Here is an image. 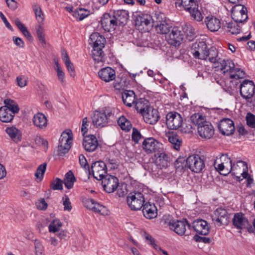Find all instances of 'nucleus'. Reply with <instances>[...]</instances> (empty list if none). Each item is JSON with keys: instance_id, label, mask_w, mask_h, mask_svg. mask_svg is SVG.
<instances>
[{"instance_id": "obj_1", "label": "nucleus", "mask_w": 255, "mask_h": 255, "mask_svg": "<svg viewBox=\"0 0 255 255\" xmlns=\"http://www.w3.org/2000/svg\"><path fill=\"white\" fill-rule=\"evenodd\" d=\"M127 202L131 210L138 211L140 210L144 205L145 198L141 192H131L127 197Z\"/></svg>"}, {"instance_id": "obj_2", "label": "nucleus", "mask_w": 255, "mask_h": 255, "mask_svg": "<svg viewBox=\"0 0 255 255\" xmlns=\"http://www.w3.org/2000/svg\"><path fill=\"white\" fill-rule=\"evenodd\" d=\"M182 5L185 10L189 12L191 16L195 20L200 21L203 19L201 12L198 9V4L196 0H181V2H175L176 6Z\"/></svg>"}, {"instance_id": "obj_3", "label": "nucleus", "mask_w": 255, "mask_h": 255, "mask_svg": "<svg viewBox=\"0 0 255 255\" xmlns=\"http://www.w3.org/2000/svg\"><path fill=\"white\" fill-rule=\"evenodd\" d=\"M114 117V114L112 112L106 113L96 111L92 117V123L96 127H104L112 120Z\"/></svg>"}, {"instance_id": "obj_4", "label": "nucleus", "mask_w": 255, "mask_h": 255, "mask_svg": "<svg viewBox=\"0 0 255 255\" xmlns=\"http://www.w3.org/2000/svg\"><path fill=\"white\" fill-rule=\"evenodd\" d=\"M192 123L197 127L198 134L203 138L207 137V121L205 116L199 114L191 117Z\"/></svg>"}, {"instance_id": "obj_5", "label": "nucleus", "mask_w": 255, "mask_h": 255, "mask_svg": "<svg viewBox=\"0 0 255 255\" xmlns=\"http://www.w3.org/2000/svg\"><path fill=\"white\" fill-rule=\"evenodd\" d=\"M233 224L237 229L241 230L246 229L250 233H254V228L242 213L235 214L233 219Z\"/></svg>"}, {"instance_id": "obj_6", "label": "nucleus", "mask_w": 255, "mask_h": 255, "mask_svg": "<svg viewBox=\"0 0 255 255\" xmlns=\"http://www.w3.org/2000/svg\"><path fill=\"white\" fill-rule=\"evenodd\" d=\"M220 160L222 162L217 165H216L217 160L214 162V167L221 174L224 176L227 175L232 170V161L227 154H222L220 157Z\"/></svg>"}, {"instance_id": "obj_7", "label": "nucleus", "mask_w": 255, "mask_h": 255, "mask_svg": "<svg viewBox=\"0 0 255 255\" xmlns=\"http://www.w3.org/2000/svg\"><path fill=\"white\" fill-rule=\"evenodd\" d=\"M151 19V16L149 14L139 13L135 16V25L142 32L148 31L149 27L152 26Z\"/></svg>"}, {"instance_id": "obj_8", "label": "nucleus", "mask_w": 255, "mask_h": 255, "mask_svg": "<svg viewBox=\"0 0 255 255\" xmlns=\"http://www.w3.org/2000/svg\"><path fill=\"white\" fill-rule=\"evenodd\" d=\"M212 221L218 226L227 225L229 222V215L227 210L223 208L217 209L211 215Z\"/></svg>"}, {"instance_id": "obj_9", "label": "nucleus", "mask_w": 255, "mask_h": 255, "mask_svg": "<svg viewBox=\"0 0 255 255\" xmlns=\"http://www.w3.org/2000/svg\"><path fill=\"white\" fill-rule=\"evenodd\" d=\"M247 12V9L244 5L236 4L232 8V17L236 23H243L248 18Z\"/></svg>"}, {"instance_id": "obj_10", "label": "nucleus", "mask_w": 255, "mask_h": 255, "mask_svg": "<svg viewBox=\"0 0 255 255\" xmlns=\"http://www.w3.org/2000/svg\"><path fill=\"white\" fill-rule=\"evenodd\" d=\"M166 124L167 127L171 129H177L182 124L183 119L180 114L176 112L168 113L166 116Z\"/></svg>"}, {"instance_id": "obj_11", "label": "nucleus", "mask_w": 255, "mask_h": 255, "mask_svg": "<svg viewBox=\"0 0 255 255\" xmlns=\"http://www.w3.org/2000/svg\"><path fill=\"white\" fill-rule=\"evenodd\" d=\"M101 180L104 190L108 193L114 192L119 186V179L115 176L106 174Z\"/></svg>"}, {"instance_id": "obj_12", "label": "nucleus", "mask_w": 255, "mask_h": 255, "mask_svg": "<svg viewBox=\"0 0 255 255\" xmlns=\"http://www.w3.org/2000/svg\"><path fill=\"white\" fill-rule=\"evenodd\" d=\"M187 164L188 168L195 173L201 172L205 167L203 160L195 154L191 155L187 158Z\"/></svg>"}, {"instance_id": "obj_13", "label": "nucleus", "mask_w": 255, "mask_h": 255, "mask_svg": "<svg viewBox=\"0 0 255 255\" xmlns=\"http://www.w3.org/2000/svg\"><path fill=\"white\" fill-rule=\"evenodd\" d=\"M92 175L94 178L101 180L107 173V164L105 162L99 160L93 162L91 165Z\"/></svg>"}, {"instance_id": "obj_14", "label": "nucleus", "mask_w": 255, "mask_h": 255, "mask_svg": "<svg viewBox=\"0 0 255 255\" xmlns=\"http://www.w3.org/2000/svg\"><path fill=\"white\" fill-rule=\"evenodd\" d=\"M183 39L184 35L180 28L177 26H173L169 33L167 41L169 44L177 47L181 45Z\"/></svg>"}, {"instance_id": "obj_15", "label": "nucleus", "mask_w": 255, "mask_h": 255, "mask_svg": "<svg viewBox=\"0 0 255 255\" xmlns=\"http://www.w3.org/2000/svg\"><path fill=\"white\" fill-rule=\"evenodd\" d=\"M255 92V85L251 80H245L240 85V94L245 99H251Z\"/></svg>"}, {"instance_id": "obj_16", "label": "nucleus", "mask_w": 255, "mask_h": 255, "mask_svg": "<svg viewBox=\"0 0 255 255\" xmlns=\"http://www.w3.org/2000/svg\"><path fill=\"white\" fill-rule=\"evenodd\" d=\"M142 146L143 150L149 154L160 152L162 144L154 138L150 137L144 140Z\"/></svg>"}, {"instance_id": "obj_17", "label": "nucleus", "mask_w": 255, "mask_h": 255, "mask_svg": "<svg viewBox=\"0 0 255 255\" xmlns=\"http://www.w3.org/2000/svg\"><path fill=\"white\" fill-rule=\"evenodd\" d=\"M101 24L102 28L108 32L115 30L118 26L113 14L111 15L108 13L103 15L101 19Z\"/></svg>"}, {"instance_id": "obj_18", "label": "nucleus", "mask_w": 255, "mask_h": 255, "mask_svg": "<svg viewBox=\"0 0 255 255\" xmlns=\"http://www.w3.org/2000/svg\"><path fill=\"white\" fill-rule=\"evenodd\" d=\"M169 228L173 230L179 236L185 235L186 231V226L190 227L186 219H184L182 220H172L169 222Z\"/></svg>"}, {"instance_id": "obj_19", "label": "nucleus", "mask_w": 255, "mask_h": 255, "mask_svg": "<svg viewBox=\"0 0 255 255\" xmlns=\"http://www.w3.org/2000/svg\"><path fill=\"white\" fill-rule=\"evenodd\" d=\"M218 128L221 133L225 135H231L235 131L234 122L230 119L222 120L218 125Z\"/></svg>"}, {"instance_id": "obj_20", "label": "nucleus", "mask_w": 255, "mask_h": 255, "mask_svg": "<svg viewBox=\"0 0 255 255\" xmlns=\"http://www.w3.org/2000/svg\"><path fill=\"white\" fill-rule=\"evenodd\" d=\"M84 204L85 207L94 212L102 215L108 214V211L106 207L96 202L94 199H87L84 201Z\"/></svg>"}, {"instance_id": "obj_21", "label": "nucleus", "mask_w": 255, "mask_h": 255, "mask_svg": "<svg viewBox=\"0 0 255 255\" xmlns=\"http://www.w3.org/2000/svg\"><path fill=\"white\" fill-rule=\"evenodd\" d=\"M194 46L196 49H192L191 53L195 58L199 59H207V45L205 42H199L198 44H195Z\"/></svg>"}, {"instance_id": "obj_22", "label": "nucleus", "mask_w": 255, "mask_h": 255, "mask_svg": "<svg viewBox=\"0 0 255 255\" xmlns=\"http://www.w3.org/2000/svg\"><path fill=\"white\" fill-rule=\"evenodd\" d=\"M142 116L144 121L150 125L155 124L160 118L158 110L151 107Z\"/></svg>"}, {"instance_id": "obj_23", "label": "nucleus", "mask_w": 255, "mask_h": 255, "mask_svg": "<svg viewBox=\"0 0 255 255\" xmlns=\"http://www.w3.org/2000/svg\"><path fill=\"white\" fill-rule=\"evenodd\" d=\"M215 71H220L224 75L227 73H231L236 71L235 69V64L231 60H220V62L218 67L214 68Z\"/></svg>"}, {"instance_id": "obj_24", "label": "nucleus", "mask_w": 255, "mask_h": 255, "mask_svg": "<svg viewBox=\"0 0 255 255\" xmlns=\"http://www.w3.org/2000/svg\"><path fill=\"white\" fill-rule=\"evenodd\" d=\"M98 141L94 135L86 136L83 141V145L85 149L88 152H93L97 148Z\"/></svg>"}, {"instance_id": "obj_25", "label": "nucleus", "mask_w": 255, "mask_h": 255, "mask_svg": "<svg viewBox=\"0 0 255 255\" xmlns=\"http://www.w3.org/2000/svg\"><path fill=\"white\" fill-rule=\"evenodd\" d=\"M99 77L106 82H109L116 78V72L114 69L110 67L102 68L98 72Z\"/></svg>"}, {"instance_id": "obj_26", "label": "nucleus", "mask_w": 255, "mask_h": 255, "mask_svg": "<svg viewBox=\"0 0 255 255\" xmlns=\"http://www.w3.org/2000/svg\"><path fill=\"white\" fill-rule=\"evenodd\" d=\"M221 59L218 56V51L215 47L212 46L208 49V60L210 62L208 67L212 69L217 67Z\"/></svg>"}, {"instance_id": "obj_27", "label": "nucleus", "mask_w": 255, "mask_h": 255, "mask_svg": "<svg viewBox=\"0 0 255 255\" xmlns=\"http://www.w3.org/2000/svg\"><path fill=\"white\" fill-rule=\"evenodd\" d=\"M128 11L124 9H118L113 11V15L117 22L118 26L125 25L129 18Z\"/></svg>"}, {"instance_id": "obj_28", "label": "nucleus", "mask_w": 255, "mask_h": 255, "mask_svg": "<svg viewBox=\"0 0 255 255\" xmlns=\"http://www.w3.org/2000/svg\"><path fill=\"white\" fill-rule=\"evenodd\" d=\"M89 44L95 47H105L106 39L98 32L93 33L90 36Z\"/></svg>"}, {"instance_id": "obj_29", "label": "nucleus", "mask_w": 255, "mask_h": 255, "mask_svg": "<svg viewBox=\"0 0 255 255\" xmlns=\"http://www.w3.org/2000/svg\"><path fill=\"white\" fill-rule=\"evenodd\" d=\"M142 207V212L146 218L151 219L156 217L157 210L154 204L148 202L144 204Z\"/></svg>"}, {"instance_id": "obj_30", "label": "nucleus", "mask_w": 255, "mask_h": 255, "mask_svg": "<svg viewBox=\"0 0 255 255\" xmlns=\"http://www.w3.org/2000/svg\"><path fill=\"white\" fill-rule=\"evenodd\" d=\"M155 156L156 159L155 163L159 169H161L168 166L169 162V157L168 154L160 150L155 154Z\"/></svg>"}, {"instance_id": "obj_31", "label": "nucleus", "mask_w": 255, "mask_h": 255, "mask_svg": "<svg viewBox=\"0 0 255 255\" xmlns=\"http://www.w3.org/2000/svg\"><path fill=\"white\" fill-rule=\"evenodd\" d=\"M122 99L124 104L131 107L136 101L137 98L132 90H125L122 93Z\"/></svg>"}, {"instance_id": "obj_32", "label": "nucleus", "mask_w": 255, "mask_h": 255, "mask_svg": "<svg viewBox=\"0 0 255 255\" xmlns=\"http://www.w3.org/2000/svg\"><path fill=\"white\" fill-rule=\"evenodd\" d=\"M207 226V222L200 219H197L192 223V227L194 230L197 233L202 235H207V229H206Z\"/></svg>"}, {"instance_id": "obj_33", "label": "nucleus", "mask_w": 255, "mask_h": 255, "mask_svg": "<svg viewBox=\"0 0 255 255\" xmlns=\"http://www.w3.org/2000/svg\"><path fill=\"white\" fill-rule=\"evenodd\" d=\"M133 105L137 112L142 115L150 107L149 101L144 98L137 99Z\"/></svg>"}, {"instance_id": "obj_34", "label": "nucleus", "mask_w": 255, "mask_h": 255, "mask_svg": "<svg viewBox=\"0 0 255 255\" xmlns=\"http://www.w3.org/2000/svg\"><path fill=\"white\" fill-rule=\"evenodd\" d=\"M5 131L13 141L18 142L21 141V132L17 128L13 127H8L5 129Z\"/></svg>"}, {"instance_id": "obj_35", "label": "nucleus", "mask_w": 255, "mask_h": 255, "mask_svg": "<svg viewBox=\"0 0 255 255\" xmlns=\"http://www.w3.org/2000/svg\"><path fill=\"white\" fill-rule=\"evenodd\" d=\"M34 125L40 128H45L47 125V120L45 116L42 113H37L35 114L33 118Z\"/></svg>"}, {"instance_id": "obj_36", "label": "nucleus", "mask_w": 255, "mask_h": 255, "mask_svg": "<svg viewBox=\"0 0 255 255\" xmlns=\"http://www.w3.org/2000/svg\"><path fill=\"white\" fill-rule=\"evenodd\" d=\"M166 136L168 138V141L173 145L174 148L176 150H179L181 144V140L179 136L174 132H169L166 134Z\"/></svg>"}, {"instance_id": "obj_37", "label": "nucleus", "mask_w": 255, "mask_h": 255, "mask_svg": "<svg viewBox=\"0 0 255 255\" xmlns=\"http://www.w3.org/2000/svg\"><path fill=\"white\" fill-rule=\"evenodd\" d=\"M14 114L7 108L1 107L0 108V120L3 123H8L11 121Z\"/></svg>"}, {"instance_id": "obj_38", "label": "nucleus", "mask_w": 255, "mask_h": 255, "mask_svg": "<svg viewBox=\"0 0 255 255\" xmlns=\"http://www.w3.org/2000/svg\"><path fill=\"white\" fill-rule=\"evenodd\" d=\"M172 28L173 26L171 25L168 20L162 23L157 24L155 26L156 32L161 34L169 33L171 31Z\"/></svg>"}, {"instance_id": "obj_39", "label": "nucleus", "mask_w": 255, "mask_h": 255, "mask_svg": "<svg viewBox=\"0 0 255 255\" xmlns=\"http://www.w3.org/2000/svg\"><path fill=\"white\" fill-rule=\"evenodd\" d=\"M220 27L221 22L218 18L212 15L208 16V30L215 32L218 31Z\"/></svg>"}, {"instance_id": "obj_40", "label": "nucleus", "mask_w": 255, "mask_h": 255, "mask_svg": "<svg viewBox=\"0 0 255 255\" xmlns=\"http://www.w3.org/2000/svg\"><path fill=\"white\" fill-rule=\"evenodd\" d=\"M73 135L71 130L63 131L59 139V143L65 145H71L72 143Z\"/></svg>"}, {"instance_id": "obj_41", "label": "nucleus", "mask_w": 255, "mask_h": 255, "mask_svg": "<svg viewBox=\"0 0 255 255\" xmlns=\"http://www.w3.org/2000/svg\"><path fill=\"white\" fill-rule=\"evenodd\" d=\"M151 17L152 26H154V27L157 24L162 23L168 20L164 13L159 11L156 12Z\"/></svg>"}, {"instance_id": "obj_42", "label": "nucleus", "mask_w": 255, "mask_h": 255, "mask_svg": "<svg viewBox=\"0 0 255 255\" xmlns=\"http://www.w3.org/2000/svg\"><path fill=\"white\" fill-rule=\"evenodd\" d=\"M75 181L76 178L72 171L70 170L66 173L63 183L67 188L71 189Z\"/></svg>"}, {"instance_id": "obj_43", "label": "nucleus", "mask_w": 255, "mask_h": 255, "mask_svg": "<svg viewBox=\"0 0 255 255\" xmlns=\"http://www.w3.org/2000/svg\"><path fill=\"white\" fill-rule=\"evenodd\" d=\"M103 48L93 47L92 56L94 60L98 63L103 61L104 55L103 51Z\"/></svg>"}, {"instance_id": "obj_44", "label": "nucleus", "mask_w": 255, "mask_h": 255, "mask_svg": "<svg viewBox=\"0 0 255 255\" xmlns=\"http://www.w3.org/2000/svg\"><path fill=\"white\" fill-rule=\"evenodd\" d=\"M236 22H226L224 25L225 28L232 34H238L240 33L241 27Z\"/></svg>"}, {"instance_id": "obj_45", "label": "nucleus", "mask_w": 255, "mask_h": 255, "mask_svg": "<svg viewBox=\"0 0 255 255\" xmlns=\"http://www.w3.org/2000/svg\"><path fill=\"white\" fill-rule=\"evenodd\" d=\"M174 167L177 171H182L188 169L187 158L183 157H178L174 162Z\"/></svg>"}, {"instance_id": "obj_46", "label": "nucleus", "mask_w": 255, "mask_h": 255, "mask_svg": "<svg viewBox=\"0 0 255 255\" xmlns=\"http://www.w3.org/2000/svg\"><path fill=\"white\" fill-rule=\"evenodd\" d=\"M118 124L122 130L127 131L130 130L132 127L130 122L124 116H121L118 119Z\"/></svg>"}, {"instance_id": "obj_47", "label": "nucleus", "mask_w": 255, "mask_h": 255, "mask_svg": "<svg viewBox=\"0 0 255 255\" xmlns=\"http://www.w3.org/2000/svg\"><path fill=\"white\" fill-rule=\"evenodd\" d=\"M62 54L63 55V60L65 62L68 71L70 73V75L74 77L75 75L74 68L69 58L68 54L64 51L62 52Z\"/></svg>"}, {"instance_id": "obj_48", "label": "nucleus", "mask_w": 255, "mask_h": 255, "mask_svg": "<svg viewBox=\"0 0 255 255\" xmlns=\"http://www.w3.org/2000/svg\"><path fill=\"white\" fill-rule=\"evenodd\" d=\"M5 106L3 107L7 108L14 115L18 112L19 109L18 105L12 100L6 99L4 101Z\"/></svg>"}, {"instance_id": "obj_49", "label": "nucleus", "mask_w": 255, "mask_h": 255, "mask_svg": "<svg viewBox=\"0 0 255 255\" xmlns=\"http://www.w3.org/2000/svg\"><path fill=\"white\" fill-rule=\"evenodd\" d=\"M90 14V11L86 9L79 8L73 12V16L78 20H82Z\"/></svg>"}, {"instance_id": "obj_50", "label": "nucleus", "mask_w": 255, "mask_h": 255, "mask_svg": "<svg viewBox=\"0 0 255 255\" xmlns=\"http://www.w3.org/2000/svg\"><path fill=\"white\" fill-rule=\"evenodd\" d=\"M62 226V223L59 219H54L49 224V231L51 233H55L58 231Z\"/></svg>"}, {"instance_id": "obj_51", "label": "nucleus", "mask_w": 255, "mask_h": 255, "mask_svg": "<svg viewBox=\"0 0 255 255\" xmlns=\"http://www.w3.org/2000/svg\"><path fill=\"white\" fill-rule=\"evenodd\" d=\"M36 34L39 41L43 46H44L46 44V41L45 39L44 28L41 25H39L36 27Z\"/></svg>"}, {"instance_id": "obj_52", "label": "nucleus", "mask_w": 255, "mask_h": 255, "mask_svg": "<svg viewBox=\"0 0 255 255\" xmlns=\"http://www.w3.org/2000/svg\"><path fill=\"white\" fill-rule=\"evenodd\" d=\"M183 30L186 36L189 38L190 41L193 40L195 35L194 30L190 25L185 24L183 27Z\"/></svg>"}, {"instance_id": "obj_53", "label": "nucleus", "mask_w": 255, "mask_h": 255, "mask_svg": "<svg viewBox=\"0 0 255 255\" xmlns=\"http://www.w3.org/2000/svg\"><path fill=\"white\" fill-rule=\"evenodd\" d=\"M63 181L59 178L54 179L50 183V188L54 190H62Z\"/></svg>"}, {"instance_id": "obj_54", "label": "nucleus", "mask_w": 255, "mask_h": 255, "mask_svg": "<svg viewBox=\"0 0 255 255\" xmlns=\"http://www.w3.org/2000/svg\"><path fill=\"white\" fill-rule=\"evenodd\" d=\"M71 145H65L59 143L57 149V155L59 156H64L66 153H68L70 149Z\"/></svg>"}, {"instance_id": "obj_55", "label": "nucleus", "mask_w": 255, "mask_h": 255, "mask_svg": "<svg viewBox=\"0 0 255 255\" xmlns=\"http://www.w3.org/2000/svg\"><path fill=\"white\" fill-rule=\"evenodd\" d=\"M79 160L81 166L85 169L89 175H91L90 167L85 156L83 154H80L79 157Z\"/></svg>"}, {"instance_id": "obj_56", "label": "nucleus", "mask_w": 255, "mask_h": 255, "mask_svg": "<svg viewBox=\"0 0 255 255\" xmlns=\"http://www.w3.org/2000/svg\"><path fill=\"white\" fill-rule=\"evenodd\" d=\"M46 169V163H44L39 165L35 173V177L41 181L43 178V174L45 172Z\"/></svg>"}, {"instance_id": "obj_57", "label": "nucleus", "mask_w": 255, "mask_h": 255, "mask_svg": "<svg viewBox=\"0 0 255 255\" xmlns=\"http://www.w3.org/2000/svg\"><path fill=\"white\" fill-rule=\"evenodd\" d=\"M182 132L189 133L192 132L193 127L191 123L189 121L182 123V126L180 127Z\"/></svg>"}, {"instance_id": "obj_58", "label": "nucleus", "mask_w": 255, "mask_h": 255, "mask_svg": "<svg viewBox=\"0 0 255 255\" xmlns=\"http://www.w3.org/2000/svg\"><path fill=\"white\" fill-rule=\"evenodd\" d=\"M247 124L252 128H255V116L251 113H248L246 117Z\"/></svg>"}, {"instance_id": "obj_59", "label": "nucleus", "mask_w": 255, "mask_h": 255, "mask_svg": "<svg viewBox=\"0 0 255 255\" xmlns=\"http://www.w3.org/2000/svg\"><path fill=\"white\" fill-rule=\"evenodd\" d=\"M36 18L39 23H42L44 20V14L39 6H35L34 8Z\"/></svg>"}, {"instance_id": "obj_60", "label": "nucleus", "mask_w": 255, "mask_h": 255, "mask_svg": "<svg viewBox=\"0 0 255 255\" xmlns=\"http://www.w3.org/2000/svg\"><path fill=\"white\" fill-rule=\"evenodd\" d=\"M107 168L108 167L111 169H115L118 168L117 161L115 158H107L105 160Z\"/></svg>"}, {"instance_id": "obj_61", "label": "nucleus", "mask_w": 255, "mask_h": 255, "mask_svg": "<svg viewBox=\"0 0 255 255\" xmlns=\"http://www.w3.org/2000/svg\"><path fill=\"white\" fill-rule=\"evenodd\" d=\"M142 137V136L141 135L138 130L136 128H133L132 129V140L135 143H137L139 140Z\"/></svg>"}, {"instance_id": "obj_62", "label": "nucleus", "mask_w": 255, "mask_h": 255, "mask_svg": "<svg viewBox=\"0 0 255 255\" xmlns=\"http://www.w3.org/2000/svg\"><path fill=\"white\" fill-rule=\"evenodd\" d=\"M62 201L64 210L70 211L72 209V206L69 197L67 195H64L62 198Z\"/></svg>"}, {"instance_id": "obj_63", "label": "nucleus", "mask_w": 255, "mask_h": 255, "mask_svg": "<svg viewBox=\"0 0 255 255\" xmlns=\"http://www.w3.org/2000/svg\"><path fill=\"white\" fill-rule=\"evenodd\" d=\"M144 237L149 242V244L154 247L156 250H157L158 246L155 244L154 239L151 235L148 233H144Z\"/></svg>"}, {"instance_id": "obj_64", "label": "nucleus", "mask_w": 255, "mask_h": 255, "mask_svg": "<svg viewBox=\"0 0 255 255\" xmlns=\"http://www.w3.org/2000/svg\"><path fill=\"white\" fill-rule=\"evenodd\" d=\"M37 208L39 210H45L47 209L48 205L47 203L45 202L44 199L41 198L39 200V202H38L36 204Z\"/></svg>"}]
</instances>
